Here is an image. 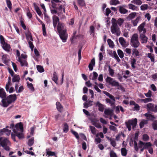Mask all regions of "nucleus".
Masks as SVG:
<instances>
[{"mask_svg":"<svg viewBox=\"0 0 157 157\" xmlns=\"http://www.w3.org/2000/svg\"><path fill=\"white\" fill-rule=\"evenodd\" d=\"M36 68L38 71L40 72H43L44 71V69L43 67L40 65H37Z\"/></svg>","mask_w":157,"mask_h":157,"instance_id":"obj_45","label":"nucleus"},{"mask_svg":"<svg viewBox=\"0 0 157 157\" xmlns=\"http://www.w3.org/2000/svg\"><path fill=\"white\" fill-rule=\"evenodd\" d=\"M106 81L112 86H119V82L113 79H106Z\"/></svg>","mask_w":157,"mask_h":157,"instance_id":"obj_11","label":"nucleus"},{"mask_svg":"<svg viewBox=\"0 0 157 157\" xmlns=\"http://www.w3.org/2000/svg\"><path fill=\"white\" fill-rule=\"evenodd\" d=\"M144 115L148 121H151L153 122L155 120H156V118L153 115L150 114L148 113H146Z\"/></svg>","mask_w":157,"mask_h":157,"instance_id":"obj_9","label":"nucleus"},{"mask_svg":"<svg viewBox=\"0 0 157 157\" xmlns=\"http://www.w3.org/2000/svg\"><path fill=\"white\" fill-rule=\"evenodd\" d=\"M137 123V119L136 118L129 120L125 122L126 126L129 131L131 130V126H132L133 129H134L136 128Z\"/></svg>","mask_w":157,"mask_h":157,"instance_id":"obj_3","label":"nucleus"},{"mask_svg":"<svg viewBox=\"0 0 157 157\" xmlns=\"http://www.w3.org/2000/svg\"><path fill=\"white\" fill-rule=\"evenodd\" d=\"M132 55H135L136 56H139L140 55V53L138 50L136 48H134L132 51Z\"/></svg>","mask_w":157,"mask_h":157,"instance_id":"obj_38","label":"nucleus"},{"mask_svg":"<svg viewBox=\"0 0 157 157\" xmlns=\"http://www.w3.org/2000/svg\"><path fill=\"white\" fill-rule=\"evenodd\" d=\"M71 133L75 136V137L77 139H78L79 138V136L77 132L75 131H74L73 130H71Z\"/></svg>","mask_w":157,"mask_h":157,"instance_id":"obj_56","label":"nucleus"},{"mask_svg":"<svg viewBox=\"0 0 157 157\" xmlns=\"http://www.w3.org/2000/svg\"><path fill=\"white\" fill-rule=\"evenodd\" d=\"M140 143L142 144H143V145H144V148L145 149H148L151 147V146H152L150 142L147 143L141 142Z\"/></svg>","mask_w":157,"mask_h":157,"instance_id":"obj_20","label":"nucleus"},{"mask_svg":"<svg viewBox=\"0 0 157 157\" xmlns=\"http://www.w3.org/2000/svg\"><path fill=\"white\" fill-rule=\"evenodd\" d=\"M90 127L92 133L93 134H95L96 133V129L93 126H90Z\"/></svg>","mask_w":157,"mask_h":157,"instance_id":"obj_53","label":"nucleus"},{"mask_svg":"<svg viewBox=\"0 0 157 157\" xmlns=\"http://www.w3.org/2000/svg\"><path fill=\"white\" fill-rule=\"evenodd\" d=\"M17 61L20 63L21 67H28V63L26 61V59H23L20 58H18Z\"/></svg>","mask_w":157,"mask_h":157,"instance_id":"obj_12","label":"nucleus"},{"mask_svg":"<svg viewBox=\"0 0 157 157\" xmlns=\"http://www.w3.org/2000/svg\"><path fill=\"white\" fill-rule=\"evenodd\" d=\"M145 23L144 22L141 23L138 27L137 30L140 35L145 34L146 31V29L144 28Z\"/></svg>","mask_w":157,"mask_h":157,"instance_id":"obj_7","label":"nucleus"},{"mask_svg":"<svg viewBox=\"0 0 157 157\" xmlns=\"http://www.w3.org/2000/svg\"><path fill=\"white\" fill-rule=\"evenodd\" d=\"M33 5L36 12L40 16L42 14V13L40 9L38 6L36 5L35 3H33Z\"/></svg>","mask_w":157,"mask_h":157,"instance_id":"obj_22","label":"nucleus"},{"mask_svg":"<svg viewBox=\"0 0 157 157\" xmlns=\"http://www.w3.org/2000/svg\"><path fill=\"white\" fill-rule=\"evenodd\" d=\"M130 43L131 45L134 48H137L140 46V43L139 41L137 34L134 33L132 35Z\"/></svg>","mask_w":157,"mask_h":157,"instance_id":"obj_5","label":"nucleus"},{"mask_svg":"<svg viewBox=\"0 0 157 157\" xmlns=\"http://www.w3.org/2000/svg\"><path fill=\"white\" fill-rule=\"evenodd\" d=\"M137 13L136 12H132L129 14L127 17L128 20H132L134 19L136 16Z\"/></svg>","mask_w":157,"mask_h":157,"instance_id":"obj_25","label":"nucleus"},{"mask_svg":"<svg viewBox=\"0 0 157 157\" xmlns=\"http://www.w3.org/2000/svg\"><path fill=\"white\" fill-rule=\"evenodd\" d=\"M140 39L142 44L146 43L148 40V38L145 36V34L140 35Z\"/></svg>","mask_w":157,"mask_h":157,"instance_id":"obj_14","label":"nucleus"},{"mask_svg":"<svg viewBox=\"0 0 157 157\" xmlns=\"http://www.w3.org/2000/svg\"><path fill=\"white\" fill-rule=\"evenodd\" d=\"M111 21L112 25L111 26V31L113 34H114L117 36L120 35L121 32L120 28L117 24L116 23L115 20Z\"/></svg>","mask_w":157,"mask_h":157,"instance_id":"obj_4","label":"nucleus"},{"mask_svg":"<svg viewBox=\"0 0 157 157\" xmlns=\"http://www.w3.org/2000/svg\"><path fill=\"white\" fill-rule=\"evenodd\" d=\"M148 136L147 134H144L143 136V140L144 141H147L149 140Z\"/></svg>","mask_w":157,"mask_h":157,"instance_id":"obj_50","label":"nucleus"},{"mask_svg":"<svg viewBox=\"0 0 157 157\" xmlns=\"http://www.w3.org/2000/svg\"><path fill=\"white\" fill-rule=\"evenodd\" d=\"M25 35L28 41L29 40L33 41L31 33L29 31H27V32L25 33Z\"/></svg>","mask_w":157,"mask_h":157,"instance_id":"obj_29","label":"nucleus"},{"mask_svg":"<svg viewBox=\"0 0 157 157\" xmlns=\"http://www.w3.org/2000/svg\"><path fill=\"white\" fill-rule=\"evenodd\" d=\"M107 42L109 46L111 48H113L114 46L113 43L111 39H109L107 40Z\"/></svg>","mask_w":157,"mask_h":157,"instance_id":"obj_51","label":"nucleus"},{"mask_svg":"<svg viewBox=\"0 0 157 157\" xmlns=\"http://www.w3.org/2000/svg\"><path fill=\"white\" fill-rule=\"evenodd\" d=\"M113 20H115L116 24H117V25H118L119 26H121L123 25L124 21V18H119L117 20L114 18H112L111 21H113Z\"/></svg>","mask_w":157,"mask_h":157,"instance_id":"obj_13","label":"nucleus"},{"mask_svg":"<svg viewBox=\"0 0 157 157\" xmlns=\"http://www.w3.org/2000/svg\"><path fill=\"white\" fill-rule=\"evenodd\" d=\"M136 60L135 59L133 58L132 59L131 61V66L133 68H136V67L134 65L135 64H136Z\"/></svg>","mask_w":157,"mask_h":157,"instance_id":"obj_44","label":"nucleus"},{"mask_svg":"<svg viewBox=\"0 0 157 157\" xmlns=\"http://www.w3.org/2000/svg\"><path fill=\"white\" fill-rule=\"evenodd\" d=\"M47 155H48V156H55V157H56V156L55 155V153L54 152H52L51 151H48L47 152Z\"/></svg>","mask_w":157,"mask_h":157,"instance_id":"obj_54","label":"nucleus"},{"mask_svg":"<svg viewBox=\"0 0 157 157\" xmlns=\"http://www.w3.org/2000/svg\"><path fill=\"white\" fill-rule=\"evenodd\" d=\"M110 142L111 144L114 147H115L116 146V142L114 140L113 138L112 139H110Z\"/></svg>","mask_w":157,"mask_h":157,"instance_id":"obj_59","label":"nucleus"},{"mask_svg":"<svg viewBox=\"0 0 157 157\" xmlns=\"http://www.w3.org/2000/svg\"><path fill=\"white\" fill-rule=\"evenodd\" d=\"M109 3L111 5L116 6L117 4H120V2L117 0H110Z\"/></svg>","mask_w":157,"mask_h":157,"instance_id":"obj_35","label":"nucleus"},{"mask_svg":"<svg viewBox=\"0 0 157 157\" xmlns=\"http://www.w3.org/2000/svg\"><path fill=\"white\" fill-rule=\"evenodd\" d=\"M34 137H32L28 141L27 144L28 145L31 147L32 146L34 143Z\"/></svg>","mask_w":157,"mask_h":157,"instance_id":"obj_34","label":"nucleus"},{"mask_svg":"<svg viewBox=\"0 0 157 157\" xmlns=\"http://www.w3.org/2000/svg\"><path fill=\"white\" fill-rule=\"evenodd\" d=\"M141 101H143L144 103H146L152 101V99L151 98H146L144 99H141Z\"/></svg>","mask_w":157,"mask_h":157,"instance_id":"obj_57","label":"nucleus"},{"mask_svg":"<svg viewBox=\"0 0 157 157\" xmlns=\"http://www.w3.org/2000/svg\"><path fill=\"white\" fill-rule=\"evenodd\" d=\"M6 3L8 7L10 9V10H11L12 4L10 0H6Z\"/></svg>","mask_w":157,"mask_h":157,"instance_id":"obj_61","label":"nucleus"},{"mask_svg":"<svg viewBox=\"0 0 157 157\" xmlns=\"http://www.w3.org/2000/svg\"><path fill=\"white\" fill-rule=\"evenodd\" d=\"M63 130V132L65 133H67L69 130V126L66 123L64 124Z\"/></svg>","mask_w":157,"mask_h":157,"instance_id":"obj_33","label":"nucleus"},{"mask_svg":"<svg viewBox=\"0 0 157 157\" xmlns=\"http://www.w3.org/2000/svg\"><path fill=\"white\" fill-rule=\"evenodd\" d=\"M119 11L121 14H124L128 13V10L124 7L120 6L119 7Z\"/></svg>","mask_w":157,"mask_h":157,"instance_id":"obj_26","label":"nucleus"},{"mask_svg":"<svg viewBox=\"0 0 157 157\" xmlns=\"http://www.w3.org/2000/svg\"><path fill=\"white\" fill-rule=\"evenodd\" d=\"M110 157H117V155L113 151H111L110 153Z\"/></svg>","mask_w":157,"mask_h":157,"instance_id":"obj_63","label":"nucleus"},{"mask_svg":"<svg viewBox=\"0 0 157 157\" xmlns=\"http://www.w3.org/2000/svg\"><path fill=\"white\" fill-rule=\"evenodd\" d=\"M117 89L118 90H121L122 92H124L125 91L124 88L121 85H119V86H118Z\"/></svg>","mask_w":157,"mask_h":157,"instance_id":"obj_62","label":"nucleus"},{"mask_svg":"<svg viewBox=\"0 0 157 157\" xmlns=\"http://www.w3.org/2000/svg\"><path fill=\"white\" fill-rule=\"evenodd\" d=\"M148 7L147 4H144L141 6L140 9L142 10H147Z\"/></svg>","mask_w":157,"mask_h":157,"instance_id":"obj_49","label":"nucleus"},{"mask_svg":"<svg viewBox=\"0 0 157 157\" xmlns=\"http://www.w3.org/2000/svg\"><path fill=\"white\" fill-rule=\"evenodd\" d=\"M93 101H89L88 103L85 102L83 104L84 107L85 108L87 109L89 106H91L93 105L91 103Z\"/></svg>","mask_w":157,"mask_h":157,"instance_id":"obj_30","label":"nucleus"},{"mask_svg":"<svg viewBox=\"0 0 157 157\" xmlns=\"http://www.w3.org/2000/svg\"><path fill=\"white\" fill-rule=\"evenodd\" d=\"M147 109L148 111L156 112H157V105L154 107V104L152 103H148L147 105Z\"/></svg>","mask_w":157,"mask_h":157,"instance_id":"obj_8","label":"nucleus"},{"mask_svg":"<svg viewBox=\"0 0 157 157\" xmlns=\"http://www.w3.org/2000/svg\"><path fill=\"white\" fill-rule=\"evenodd\" d=\"M147 123V121L143 120L140 123V128H142L144 126L145 124H146Z\"/></svg>","mask_w":157,"mask_h":157,"instance_id":"obj_42","label":"nucleus"},{"mask_svg":"<svg viewBox=\"0 0 157 157\" xmlns=\"http://www.w3.org/2000/svg\"><path fill=\"white\" fill-rule=\"evenodd\" d=\"M127 151L125 148H122L121 149V155L123 156H126L127 155Z\"/></svg>","mask_w":157,"mask_h":157,"instance_id":"obj_40","label":"nucleus"},{"mask_svg":"<svg viewBox=\"0 0 157 157\" xmlns=\"http://www.w3.org/2000/svg\"><path fill=\"white\" fill-rule=\"evenodd\" d=\"M119 40L120 43L122 47H126L128 46V44L123 37H121L119 38Z\"/></svg>","mask_w":157,"mask_h":157,"instance_id":"obj_15","label":"nucleus"},{"mask_svg":"<svg viewBox=\"0 0 157 157\" xmlns=\"http://www.w3.org/2000/svg\"><path fill=\"white\" fill-rule=\"evenodd\" d=\"M15 127L16 128H19L21 131L23 130V125L22 123L21 122L18 123L16 124Z\"/></svg>","mask_w":157,"mask_h":157,"instance_id":"obj_36","label":"nucleus"},{"mask_svg":"<svg viewBox=\"0 0 157 157\" xmlns=\"http://www.w3.org/2000/svg\"><path fill=\"white\" fill-rule=\"evenodd\" d=\"M11 79H8V82L6 86V89L7 91H8L9 89L10 86L11 85Z\"/></svg>","mask_w":157,"mask_h":157,"instance_id":"obj_43","label":"nucleus"},{"mask_svg":"<svg viewBox=\"0 0 157 157\" xmlns=\"http://www.w3.org/2000/svg\"><path fill=\"white\" fill-rule=\"evenodd\" d=\"M2 59L3 62L6 64H7L10 60L8 56L6 55H3Z\"/></svg>","mask_w":157,"mask_h":157,"instance_id":"obj_18","label":"nucleus"},{"mask_svg":"<svg viewBox=\"0 0 157 157\" xmlns=\"http://www.w3.org/2000/svg\"><path fill=\"white\" fill-rule=\"evenodd\" d=\"M78 2L79 6H83L85 5V3L84 0H77Z\"/></svg>","mask_w":157,"mask_h":157,"instance_id":"obj_48","label":"nucleus"},{"mask_svg":"<svg viewBox=\"0 0 157 157\" xmlns=\"http://www.w3.org/2000/svg\"><path fill=\"white\" fill-rule=\"evenodd\" d=\"M17 97L16 94H11L6 96L2 100V105L4 107H7L10 104L13 103L17 100Z\"/></svg>","mask_w":157,"mask_h":157,"instance_id":"obj_1","label":"nucleus"},{"mask_svg":"<svg viewBox=\"0 0 157 157\" xmlns=\"http://www.w3.org/2000/svg\"><path fill=\"white\" fill-rule=\"evenodd\" d=\"M119 109L122 112H124V110L122 106L118 105L117 106L116 108V112L117 113H120Z\"/></svg>","mask_w":157,"mask_h":157,"instance_id":"obj_31","label":"nucleus"},{"mask_svg":"<svg viewBox=\"0 0 157 157\" xmlns=\"http://www.w3.org/2000/svg\"><path fill=\"white\" fill-rule=\"evenodd\" d=\"M6 93L3 88L0 89V98L3 99L6 97Z\"/></svg>","mask_w":157,"mask_h":157,"instance_id":"obj_24","label":"nucleus"},{"mask_svg":"<svg viewBox=\"0 0 157 157\" xmlns=\"http://www.w3.org/2000/svg\"><path fill=\"white\" fill-rule=\"evenodd\" d=\"M96 106L98 107V109L99 111L103 112L104 110V105L103 104L100 103L99 101H97L96 104Z\"/></svg>","mask_w":157,"mask_h":157,"instance_id":"obj_21","label":"nucleus"},{"mask_svg":"<svg viewBox=\"0 0 157 157\" xmlns=\"http://www.w3.org/2000/svg\"><path fill=\"white\" fill-rule=\"evenodd\" d=\"M56 108L57 110L61 113L63 109V107L59 102L57 101L56 103Z\"/></svg>","mask_w":157,"mask_h":157,"instance_id":"obj_16","label":"nucleus"},{"mask_svg":"<svg viewBox=\"0 0 157 157\" xmlns=\"http://www.w3.org/2000/svg\"><path fill=\"white\" fill-rule=\"evenodd\" d=\"M57 29L59 33L60 38L63 42H66L67 38V35L66 30L64 28L63 24L60 22H59Z\"/></svg>","mask_w":157,"mask_h":157,"instance_id":"obj_2","label":"nucleus"},{"mask_svg":"<svg viewBox=\"0 0 157 157\" xmlns=\"http://www.w3.org/2000/svg\"><path fill=\"white\" fill-rule=\"evenodd\" d=\"M144 94L146 97L150 98L152 95L151 92V90H149L147 93Z\"/></svg>","mask_w":157,"mask_h":157,"instance_id":"obj_64","label":"nucleus"},{"mask_svg":"<svg viewBox=\"0 0 157 157\" xmlns=\"http://www.w3.org/2000/svg\"><path fill=\"white\" fill-rule=\"evenodd\" d=\"M59 17L56 15L53 16V23L54 27H56L57 23L59 22Z\"/></svg>","mask_w":157,"mask_h":157,"instance_id":"obj_17","label":"nucleus"},{"mask_svg":"<svg viewBox=\"0 0 157 157\" xmlns=\"http://www.w3.org/2000/svg\"><path fill=\"white\" fill-rule=\"evenodd\" d=\"M0 144L5 150L6 151L10 150V143L7 139L5 138L2 140V138H0Z\"/></svg>","mask_w":157,"mask_h":157,"instance_id":"obj_6","label":"nucleus"},{"mask_svg":"<svg viewBox=\"0 0 157 157\" xmlns=\"http://www.w3.org/2000/svg\"><path fill=\"white\" fill-rule=\"evenodd\" d=\"M11 132V130H9L7 128H3L2 129L0 130V136L5 135H6L7 136H9Z\"/></svg>","mask_w":157,"mask_h":157,"instance_id":"obj_10","label":"nucleus"},{"mask_svg":"<svg viewBox=\"0 0 157 157\" xmlns=\"http://www.w3.org/2000/svg\"><path fill=\"white\" fill-rule=\"evenodd\" d=\"M113 56L118 62H119L120 61V59L118 56L116 52L115 51L113 52Z\"/></svg>","mask_w":157,"mask_h":157,"instance_id":"obj_47","label":"nucleus"},{"mask_svg":"<svg viewBox=\"0 0 157 157\" xmlns=\"http://www.w3.org/2000/svg\"><path fill=\"white\" fill-rule=\"evenodd\" d=\"M13 132L16 134L17 136L19 139H21L23 138V135L21 132H17L15 129L13 130Z\"/></svg>","mask_w":157,"mask_h":157,"instance_id":"obj_27","label":"nucleus"},{"mask_svg":"<svg viewBox=\"0 0 157 157\" xmlns=\"http://www.w3.org/2000/svg\"><path fill=\"white\" fill-rule=\"evenodd\" d=\"M95 64V60L94 58H93L91 60L89 65V68L90 70L92 71L93 68V66Z\"/></svg>","mask_w":157,"mask_h":157,"instance_id":"obj_23","label":"nucleus"},{"mask_svg":"<svg viewBox=\"0 0 157 157\" xmlns=\"http://www.w3.org/2000/svg\"><path fill=\"white\" fill-rule=\"evenodd\" d=\"M147 56L151 59V62H154V56L153 54H152L151 53H148L147 54Z\"/></svg>","mask_w":157,"mask_h":157,"instance_id":"obj_39","label":"nucleus"},{"mask_svg":"<svg viewBox=\"0 0 157 157\" xmlns=\"http://www.w3.org/2000/svg\"><path fill=\"white\" fill-rule=\"evenodd\" d=\"M152 128L154 130H157V121L155 120L154 122H153L152 124Z\"/></svg>","mask_w":157,"mask_h":157,"instance_id":"obj_46","label":"nucleus"},{"mask_svg":"<svg viewBox=\"0 0 157 157\" xmlns=\"http://www.w3.org/2000/svg\"><path fill=\"white\" fill-rule=\"evenodd\" d=\"M131 2L133 4L138 6L140 5L142 3V2L140 0H133Z\"/></svg>","mask_w":157,"mask_h":157,"instance_id":"obj_37","label":"nucleus"},{"mask_svg":"<svg viewBox=\"0 0 157 157\" xmlns=\"http://www.w3.org/2000/svg\"><path fill=\"white\" fill-rule=\"evenodd\" d=\"M104 113L105 115H109L111 114L112 111L109 109H105L104 111Z\"/></svg>","mask_w":157,"mask_h":157,"instance_id":"obj_58","label":"nucleus"},{"mask_svg":"<svg viewBox=\"0 0 157 157\" xmlns=\"http://www.w3.org/2000/svg\"><path fill=\"white\" fill-rule=\"evenodd\" d=\"M140 19V17H137L135 20H132L131 21V22L133 26H135L137 25V24L139 21Z\"/></svg>","mask_w":157,"mask_h":157,"instance_id":"obj_28","label":"nucleus"},{"mask_svg":"<svg viewBox=\"0 0 157 157\" xmlns=\"http://www.w3.org/2000/svg\"><path fill=\"white\" fill-rule=\"evenodd\" d=\"M27 86L31 91H34V88L33 86V84L31 83H29V82H27Z\"/></svg>","mask_w":157,"mask_h":157,"instance_id":"obj_41","label":"nucleus"},{"mask_svg":"<svg viewBox=\"0 0 157 157\" xmlns=\"http://www.w3.org/2000/svg\"><path fill=\"white\" fill-rule=\"evenodd\" d=\"M134 110L136 111H139L140 109V106L139 105L136 103V104L134 105Z\"/></svg>","mask_w":157,"mask_h":157,"instance_id":"obj_60","label":"nucleus"},{"mask_svg":"<svg viewBox=\"0 0 157 157\" xmlns=\"http://www.w3.org/2000/svg\"><path fill=\"white\" fill-rule=\"evenodd\" d=\"M117 53L119 57L122 58L124 57V53L121 50L118 49L117 50Z\"/></svg>","mask_w":157,"mask_h":157,"instance_id":"obj_52","label":"nucleus"},{"mask_svg":"<svg viewBox=\"0 0 157 157\" xmlns=\"http://www.w3.org/2000/svg\"><path fill=\"white\" fill-rule=\"evenodd\" d=\"M128 6L130 9L132 10H137L138 9L137 6L132 4H128Z\"/></svg>","mask_w":157,"mask_h":157,"instance_id":"obj_32","label":"nucleus"},{"mask_svg":"<svg viewBox=\"0 0 157 157\" xmlns=\"http://www.w3.org/2000/svg\"><path fill=\"white\" fill-rule=\"evenodd\" d=\"M95 28L93 25H91L90 27V34H94V31Z\"/></svg>","mask_w":157,"mask_h":157,"instance_id":"obj_55","label":"nucleus"},{"mask_svg":"<svg viewBox=\"0 0 157 157\" xmlns=\"http://www.w3.org/2000/svg\"><path fill=\"white\" fill-rule=\"evenodd\" d=\"M2 44V48L5 50L7 52L10 51L11 48L9 44L6 43Z\"/></svg>","mask_w":157,"mask_h":157,"instance_id":"obj_19","label":"nucleus"}]
</instances>
